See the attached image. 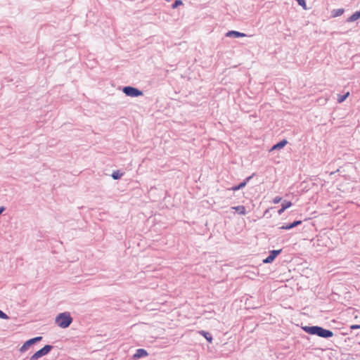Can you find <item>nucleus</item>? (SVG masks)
Here are the masks:
<instances>
[{"label": "nucleus", "mask_w": 360, "mask_h": 360, "mask_svg": "<svg viewBox=\"0 0 360 360\" xmlns=\"http://www.w3.org/2000/svg\"><path fill=\"white\" fill-rule=\"evenodd\" d=\"M123 92L128 96L131 97H137L141 96L143 94L142 91L140 90L131 87V86H125L123 89Z\"/></svg>", "instance_id": "4"}, {"label": "nucleus", "mask_w": 360, "mask_h": 360, "mask_svg": "<svg viewBox=\"0 0 360 360\" xmlns=\"http://www.w3.org/2000/svg\"><path fill=\"white\" fill-rule=\"evenodd\" d=\"M296 1L298 2V4L300 6H303L304 8H305V1H304V0H296Z\"/></svg>", "instance_id": "22"}, {"label": "nucleus", "mask_w": 360, "mask_h": 360, "mask_svg": "<svg viewBox=\"0 0 360 360\" xmlns=\"http://www.w3.org/2000/svg\"><path fill=\"white\" fill-rule=\"evenodd\" d=\"M226 37H245V34L241 33L237 31H229L226 33Z\"/></svg>", "instance_id": "9"}, {"label": "nucleus", "mask_w": 360, "mask_h": 360, "mask_svg": "<svg viewBox=\"0 0 360 360\" xmlns=\"http://www.w3.org/2000/svg\"><path fill=\"white\" fill-rule=\"evenodd\" d=\"M302 329L308 334L316 335L323 338H329L333 336V333L320 326H304Z\"/></svg>", "instance_id": "1"}, {"label": "nucleus", "mask_w": 360, "mask_h": 360, "mask_svg": "<svg viewBox=\"0 0 360 360\" xmlns=\"http://www.w3.org/2000/svg\"><path fill=\"white\" fill-rule=\"evenodd\" d=\"M350 328H351L352 330L359 329V328H360V325H352V326H350Z\"/></svg>", "instance_id": "23"}, {"label": "nucleus", "mask_w": 360, "mask_h": 360, "mask_svg": "<svg viewBox=\"0 0 360 360\" xmlns=\"http://www.w3.org/2000/svg\"><path fill=\"white\" fill-rule=\"evenodd\" d=\"M281 206L286 210L292 206V202L290 201L284 200L282 202Z\"/></svg>", "instance_id": "16"}, {"label": "nucleus", "mask_w": 360, "mask_h": 360, "mask_svg": "<svg viewBox=\"0 0 360 360\" xmlns=\"http://www.w3.org/2000/svg\"><path fill=\"white\" fill-rule=\"evenodd\" d=\"M72 319L68 312H64L58 314L56 318V324L62 328H68L72 323Z\"/></svg>", "instance_id": "2"}, {"label": "nucleus", "mask_w": 360, "mask_h": 360, "mask_svg": "<svg viewBox=\"0 0 360 360\" xmlns=\"http://www.w3.org/2000/svg\"><path fill=\"white\" fill-rule=\"evenodd\" d=\"M246 185V181H244V182H242L240 183L239 185L236 186H233L231 190L236 191H238L243 187H245Z\"/></svg>", "instance_id": "15"}, {"label": "nucleus", "mask_w": 360, "mask_h": 360, "mask_svg": "<svg viewBox=\"0 0 360 360\" xmlns=\"http://www.w3.org/2000/svg\"><path fill=\"white\" fill-rule=\"evenodd\" d=\"M344 9L343 8H340V9H338V10H335L333 12V16L334 17H337V16H339V15H341L344 13Z\"/></svg>", "instance_id": "17"}, {"label": "nucleus", "mask_w": 360, "mask_h": 360, "mask_svg": "<svg viewBox=\"0 0 360 360\" xmlns=\"http://www.w3.org/2000/svg\"><path fill=\"white\" fill-rule=\"evenodd\" d=\"M148 356V352L143 349H139L133 355V359H138Z\"/></svg>", "instance_id": "7"}, {"label": "nucleus", "mask_w": 360, "mask_h": 360, "mask_svg": "<svg viewBox=\"0 0 360 360\" xmlns=\"http://www.w3.org/2000/svg\"><path fill=\"white\" fill-rule=\"evenodd\" d=\"M360 18V10L354 13L348 19L347 22H354Z\"/></svg>", "instance_id": "10"}, {"label": "nucleus", "mask_w": 360, "mask_h": 360, "mask_svg": "<svg viewBox=\"0 0 360 360\" xmlns=\"http://www.w3.org/2000/svg\"><path fill=\"white\" fill-rule=\"evenodd\" d=\"M0 318L6 319H8V316L4 313L2 311L0 310Z\"/></svg>", "instance_id": "21"}, {"label": "nucleus", "mask_w": 360, "mask_h": 360, "mask_svg": "<svg viewBox=\"0 0 360 360\" xmlns=\"http://www.w3.org/2000/svg\"><path fill=\"white\" fill-rule=\"evenodd\" d=\"M122 174L120 173V172L117 171V172H114L112 174V177L114 179H120L121 176H122Z\"/></svg>", "instance_id": "18"}, {"label": "nucleus", "mask_w": 360, "mask_h": 360, "mask_svg": "<svg viewBox=\"0 0 360 360\" xmlns=\"http://www.w3.org/2000/svg\"><path fill=\"white\" fill-rule=\"evenodd\" d=\"M183 2L181 0H176L175 2L172 4V8H176L180 5H182Z\"/></svg>", "instance_id": "19"}, {"label": "nucleus", "mask_w": 360, "mask_h": 360, "mask_svg": "<svg viewBox=\"0 0 360 360\" xmlns=\"http://www.w3.org/2000/svg\"><path fill=\"white\" fill-rule=\"evenodd\" d=\"M4 210V207H0V214L2 213V212Z\"/></svg>", "instance_id": "25"}, {"label": "nucleus", "mask_w": 360, "mask_h": 360, "mask_svg": "<svg viewBox=\"0 0 360 360\" xmlns=\"http://www.w3.org/2000/svg\"><path fill=\"white\" fill-rule=\"evenodd\" d=\"M285 210V209H284L282 206H281V208L280 210H278V214L279 215L282 214L283 213V212Z\"/></svg>", "instance_id": "24"}, {"label": "nucleus", "mask_w": 360, "mask_h": 360, "mask_svg": "<svg viewBox=\"0 0 360 360\" xmlns=\"http://www.w3.org/2000/svg\"><path fill=\"white\" fill-rule=\"evenodd\" d=\"M42 339V337L39 336L34 338H32L27 341H26L23 345L20 348V352H25L28 349V348L32 345L33 344L36 343L37 342L40 341Z\"/></svg>", "instance_id": "5"}, {"label": "nucleus", "mask_w": 360, "mask_h": 360, "mask_svg": "<svg viewBox=\"0 0 360 360\" xmlns=\"http://www.w3.org/2000/svg\"><path fill=\"white\" fill-rule=\"evenodd\" d=\"M199 333L200 335H202L203 337H205V338L209 342H212V337L211 336V335L207 333V332H205L204 330H201L199 332Z\"/></svg>", "instance_id": "13"}, {"label": "nucleus", "mask_w": 360, "mask_h": 360, "mask_svg": "<svg viewBox=\"0 0 360 360\" xmlns=\"http://www.w3.org/2000/svg\"><path fill=\"white\" fill-rule=\"evenodd\" d=\"M281 250H272L270 252V255L263 260L264 263H271L274 259L280 254Z\"/></svg>", "instance_id": "6"}, {"label": "nucleus", "mask_w": 360, "mask_h": 360, "mask_svg": "<svg viewBox=\"0 0 360 360\" xmlns=\"http://www.w3.org/2000/svg\"><path fill=\"white\" fill-rule=\"evenodd\" d=\"M281 200H282V198L281 197L276 196V198H274L273 199V202L274 204H277V203H279Z\"/></svg>", "instance_id": "20"}, {"label": "nucleus", "mask_w": 360, "mask_h": 360, "mask_svg": "<svg viewBox=\"0 0 360 360\" xmlns=\"http://www.w3.org/2000/svg\"><path fill=\"white\" fill-rule=\"evenodd\" d=\"M287 143H288V141L284 139V140L280 141L279 143H276V145H274L271 148V151L275 150H280V149L283 148Z\"/></svg>", "instance_id": "8"}, {"label": "nucleus", "mask_w": 360, "mask_h": 360, "mask_svg": "<svg viewBox=\"0 0 360 360\" xmlns=\"http://www.w3.org/2000/svg\"><path fill=\"white\" fill-rule=\"evenodd\" d=\"M302 223L301 221H294L293 223L289 224V225H287V226H283L281 227L282 229H292L298 225H300V224Z\"/></svg>", "instance_id": "11"}, {"label": "nucleus", "mask_w": 360, "mask_h": 360, "mask_svg": "<svg viewBox=\"0 0 360 360\" xmlns=\"http://www.w3.org/2000/svg\"><path fill=\"white\" fill-rule=\"evenodd\" d=\"M52 349L51 345H45L43 348L36 352L30 359V360H37L43 356L46 355Z\"/></svg>", "instance_id": "3"}, {"label": "nucleus", "mask_w": 360, "mask_h": 360, "mask_svg": "<svg viewBox=\"0 0 360 360\" xmlns=\"http://www.w3.org/2000/svg\"><path fill=\"white\" fill-rule=\"evenodd\" d=\"M233 210H235L236 212H238L240 214H245V207L243 205H239L236 207H233Z\"/></svg>", "instance_id": "12"}, {"label": "nucleus", "mask_w": 360, "mask_h": 360, "mask_svg": "<svg viewBox=\"0 0 360 360\" xmlns=\"http://www.w3.org/2000/svg\"><path fill=\"white\" fill-rule=\"evenodd\" d=\"M349 96V92H347L345 95H338V103H340L343 102Z\"/></svg>", "instance_id": "14"}]
</instances>
